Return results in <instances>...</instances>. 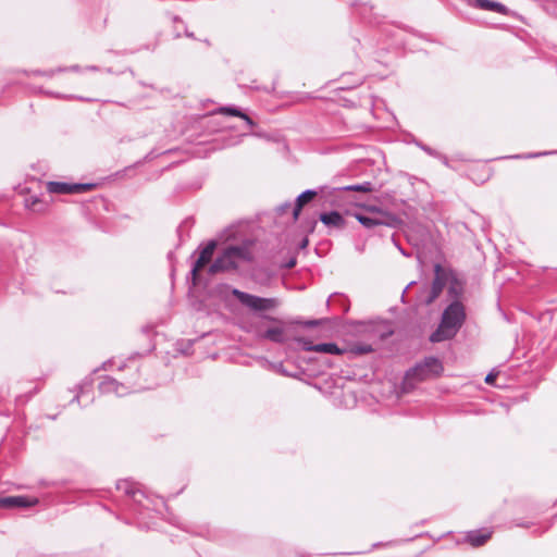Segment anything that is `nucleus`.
<instances>
[{
    "label": "nucleus",
    "instance_id": "1",
    "mask_svg": "<svg viewBox=\"0 0 557 557\" xmlns=\"http://www.w3.org/2000/svg\"><path fill=\"white\" fill-rule=\"evenodd\" d=\"M116 490L129 498V510L137 517L138 524L141 528H151L153 523L147 522L145 519L152 518V513L163 515L162 508L166 507L164 499L149 497L138 483L128 479L120 480L116 483Z\"/></svg>",
    "mask_w": 557,
    "mask_h": 557
},
{
    "label": "nucleus",
    "instance_id": "2",
    "mask_svg": "<svg viewBox=\"0 0 557 557\" xmlns=\"http://www.w3.org/2000/svg\"><path fill=\"white\" fill-rule=\"evenodd\" d=\"M466 318L465 308L459 301L451 302L443 312L442 320L430 336L433 343H440L453 338L461 327Z\"/></svg>",
    "mask_w": 557,
    "mask_h": 557
},
{
    "label": "nucleus",
    "instance_id": "3",
    "mask_svg": "<svg viewBox=\"0 0 557 557\" xmlns=\"http://www.w3.org/2000/svg\"><path fill=\"white\" fill-rule=\"evenodd\" d=\"M250 259V251L247 246H228L226 247L209 265L208 273L214 275L216 273L228 272L235 270L244 261Z\"/></svg>",
    "mask_w": 557,
    "mask_h": 557
},
{
    "label": "nucleus",
    "instance_id": "4",
    "mask_svg": "<svg viewBox=\"0 0 557 557\" xmlns=\"http://www.w3.org/2000/svg\"><path fill=\"white\" fill-rule=\"evenodd\" d=\"M442 372V362L437 358L428 357L422 362L410 369L407 372L406 377L407 380L414 379L417 381H424L438 376Z\"/></svg>",
    "mask_w": 557,
    "mask_h": 557
},
{
    "label": "nucleus",
    "instance_id": "5",
    "mask_svg": "<svg viewBox=\"0 0 557 557\" xmlns=\"http://www.w3.org/2000/svg\"><path fill=\"white\" fill-rule=\"evenodd\" d=\"M232 294L240 301L242 305L253 311H268L275 309L278 306V300L276 298H262L242 292L237 288H233Z\"/></svg>",
    "mask_w": 557,
    "mask_h": 557
},
{
    "label": "nucleus",
    "instance_id": "6",
    "mask_svg": "<svg viewBox=\"0 0 557 557\" xmlns=\"http://www.w3.org/2000/svg\"><path fill=\"white\" fill-rule=\"evenodd\" d=\"M368 214L357 213L355 218L367 228H372L379 225H391L394 216L386 211H383L376 207L368 208Z\"/></svg>",
    "mask_w": 557,
    "mask_h": 557
},
{
    "label": "nucleus",
    "instance_id": "7",
    "mask_svg": "<svg viewBox=\"0 0 557 557\" xmlns=\"http://www.w3.org/2000/svg\"><path fill=\"white\" fill-rule=\"evenodd\" d=\"M96 187L94 183H65V182H48L47 191L50 194L72 195L83 194Z\"/></svg>",
    "mask_w": 557,
    "mask_h": 557
},
{
    "label": "nucleus",
    "instance_id": "8",
    "mask_svg": "<svg viewBox=\"0 0 557 557\" xmlns=\"http://www.w3.org/2000/svg\"><path fill=\"white\" fill-rule=\"evenodd\" d=\"M98 388L101 394H115L120 397L138 391L134 385L127 386L111 376H104L99 383Z\"/></svg>",
    "mask_w": 557,
    "mask_h": 557
},
{
    "label": "nucleus",
    "instance_id": "9",
    "mask_svg": "<svg viewBox=\"0 0 557 557\" xmlns=\"http://www.w3.org/2000/svg\"><path fill=\"white\" fill-rule=\"evenodd\" d=\"M434 274L430 295L425 299L426 305L432 304L441 295L449 278V273L438 263L434 267Z\"/></svg>",
    "mask_w": 557,
    "mask_h": 557
},
{
    "label": "nucleus",
    "instance_id": "10",
    "mask_svg": "<svg viewBox=\"0 0 557 557\" xmlns=\"http://www.w3.org/2000/svg\"><path fill=\"white\" fill-rule=\"evenodd\" d=\"M214 250L215 242L212 240L200 251V255L191 269L195 284L200 280V272L202 269L211 261Z\"/></svg>",
    "mask_w": 557,
    "mask_h": 557
},
{
    "label": "nucleus",
    "instance_id": "11",
    "mask_svg": "<svg viewBox=\"0 0 557 557\" xmlns=\"http://www.w3.org/2000/svg\"><path fill=\"white\" fill-rule=\"evenodd\" d=\"M267 319L276 323V325L270 326L264 332L258 333V337L277 344L284 343L286 341V333L283 323L272 317H267Z\"/></svg>",
    "mask_w": 557,
    "mask_h": 557
},
{
    "label": "nucleus",
    "instance_id": "12",
    "mask_svg": "<svg viewBox=\"0 0 557 557\" xmlns=\"http://www.w3.org/2000/svg\"><path fill=\"white\" fill-rule=\"evenodd\" d=\"M38 504V499L26 496L0 497V508H27Z\"/></svg>",
    "mask_w": 557,
    "mask_h": 557
},
{
    "label": "nucleus",
    "instance_id": "13",
    "mask_svg": "<svg viewBox=\"0 0 557 557\" xmlns=\"http://www.w3.org/2000/svg\"><path fill=\"white\" fill-rule=\"evenodd\" d=\"M469 3L482 10L506 13V7L499 2L491 0H470Z\"/></svg>",
    "mask_w": 557,
    "mask_h": 557
},
{
    "label": "nucleus",
    "instance_id": "14",
    "mask_svg": "<svg viewBox=\"0 0 557 557\" xmlns=\"http://www.w3.org/2000/svg\"><path fill=\"white\" fill-rule=\"evenodd\" d=\"M320 220L323 224H325L327 226L336 227V228H341L345 224L344 218L337 211L322 213L320 215Z\"/></svg>",
    "mask_w": 557,
    "mask_h": 557
},
{
    "label": "nucleus",
    "instance_id": "15",
    "mask_svg": "<svg viewBox=\"0 0 557 557\" xmlns=\"http://www.w3.org/2000/svg\"><path fill=\"white\" fill-rule=\"evenodd\" d=\"M306 351H315L320 354H329V355H341L343 350L334 343H322L315 344L314 346L306 347Z\"/></svg>",
    "mask_w": 557,
    "mask_h": 557
},
{
    "label": "nucleus",
    "instance_id": "16",
    "mask_svg": "<svg viewBox=\"0 0 557 557\" xmlns=\"http://www.w3.org/2000/svg\"><path fill=\"white\" fill-rule=\"evenodd\" d=\"M317 195V193L314 190H311V189H308L304 193H301L297 199H296V205L293 209V220L296 221L299 216V213L301 211V208L307 203L309 202L314 196Z\"/></svg>",
    "mask_w": 557,
    "mask_h": 557
},
{
    "label": "nucleus",
    "instance_id": "17",
    "mask_svg": "<svg viewBox=\"0 0 557 557\" xmlns=\"http://www.w3.org/2000/svg\"><path fill=\"white\" fill-rule=\"evenodd\" d=\"M491 537V532L487 531H471L467 534L466 540L474 547L483 545Z\"/></svg>",
    "mask_w": 557,
    "mask_h": 557
},
{
    "label": "nucleus",
    "instance_id": "18",
    "mask_svg": "<svg viewBox=\"0 0 557 557\" xmlns=\"http://www.w3.org/2000/svg\"><path fill=\"white\" fill-rule=\"evenodd\" d=\"M218 113L223 114V115L238 116V117L243 119L249 127H253L255 126L253 121L247 114H245L244 112H242L237 108H234V107H221V108H219Z\"/></svg>",
    "mask_w": 557,
    "mask_h": 557
},
{
    "label": "nucleus",
    "instance_id": "19",
    "mask_svg": "<svg viewBox=\"0 0 557 557\" xmlns=\"http://www.w3.org/2000/svg\"><path fill=\"white\" fill-rule=\"evenodd\" d=\"M27 209L34 212H44L47 209V203L44 202L38 196H29L25 199Z\"/></svg>",
    "mask_w": 557,
    "mask_h": 557
},
{
    "label": "nucleus",
    "instance_id": "20",
    "mask_svg": "<svg viewBox=\"0 0 557 557\" xmlns=\"http://www.w3.org/2000/svg\"><path fill=\"white\" fill-rule=\"evenodd\" d=\"M342 190L371 193L373 190V184L370 182H364L362 184L348 185V186L343 187Z\"/></svg>",
    "mask_w": 557,
    "mask_h": 557
},
{
    "label": "nucleus",
    "instance_id": "21",
    "mask_svg": "<svg viewBox=\"0 0 557 557\" xmlns=\"http://www.w3.org/2000/svg\"><path fill=\"white\" fill-rule=\"evenodd\" d=\"M64 71H66V67H59L57 70H49V71H45V72H42V71H34L33 74L52 77L55 73L64 72Z\"/></svg>",
    "mask_w": 557,
    "mask_h": 557
},
{
    "label": "nucleus",
    "instance_id": "22",
    "mask_svg": "<svg viewBox=\"0 0 557 557\" xmlns=\"http://www.w3.org/2000/svg\"><path fill=\"white\" fill-rule=\"evenodd\" d=\"M354 351L357 354H368L372 351V347L370 345H359L355 346Z\"/></svg>",
    "mask_w": 557,
    "mask_h": 557
},
{
    "label": "nucleus",
    "instance_id": "23",
    "mask_svg": "<svg viewBox=\"0 0 557 557\" xmlns=\"http://www.w3.org/2000/svg\"><path fill=\"white\" fill-rule=\"evenodd\" d=\"M296 342L302 346L304 350H306L308 346H314L310 341L304 337L296 338Z\"/></svg>",
    "mask_w": 557,
    "mask_h": 557
},
{
    "label": "nucleus",
    "instance_id": "24",
    "mask_svg": "<svg viewBox=\"0 0 557 557\" xmlns=\"http://www.w3.org/2000/svg\"><path fill=\"white\" fill-rule=\"evenodd\" d=\"M170 278H171V287L174 288V264H170Z\"/></svg>",
    "mask_w": 557,
    "mask_h": 557
},
{
    "label": "nucleus",
    "instance_id": "25",
    "mask_svg": "<svg viewBox=\"0 0 557 557\" xmlns=\"http://www.w3.org/2000/svg\"><path fill=\"white\" fill-rule=\"evenodd\" d=\"M460 287H456L454 284L449 286V294L457 296L460 292Z\"/></svg>",
    "mask_w": 557,
    "mask_h": 557
},
{
    "label": "nucleus",
    "instance_id": "26",
    "mask_svg": "<svg viewBox=\"0 0 557 557\" xmlns=\"http://www.w3.org/2000/svg\"><path fill=\"white\" fill-rule=\"evenodd\" d=\"M495 379H496V374H494V373H488V374L486 375V377H485V382H486L487 384H493V383H494V381H495Z\"/></svg>",
    "mask_w": 557,
    "mask_h": 557
},
{
    "label": "nucleus",
    "instance_id": "27",
    "mask_svg": "<svg viewBox=\"0 0 557 557\" xmlns=\"http://www.w3.org/2000/svg\"><path fill=\"white\" fill-rule=\"evenodd\" d=\"M288 208H290L289 203L282 205L277 208L278 213H284Z\"/></svg>",
    "mask_w": 557,
    "mask_h": 557
},
{
    "label": "nucleus",
    "instance_id": "28",
    "mask_svg": "<svg viewBox=\"0 0 557 557\" xmlns=\"http://www.w3.org/2000/svg\"><path fill=\"white\" fill-rule=\"evenodd\" d=\"M545 154H547V153L546 152H539V153L527 154L524 157L525 158H535V157L545 156Z\"/></svg>",
    "mask_w": 557,
    "mask_h": 557
},
{
    "label": "nucleus",
    "instance_id": "29",
    "mask_svg": "<svg viewBox=\"0 0 557 557\" xmlns=\"http://www.w3.org/2000/svg\"><path fill=\"white\" fill-rule=\"evenodd\" d=\"M318 324V321H308L306 322L307 326H315Z\"/></svg>",
    "mask_w": 557,
    "mask_h": 557
},
{
    "label": "nucleus",
    "instance_id": "30",
    "mask_svg": "<svg viewBox=\"0 0 557 557\" xmlns=\"http://www.w3.org/2000/svg\"><path fill=\"white\" fill-rule=\"evenodd\" d=\"M67 70L78 72L81 70V67L78 65H73V66L69 67Z\"/></svg>",
    "mask_w": 557,
    "mask_h": 557
},
{
    "label": "nucleus",
    "instance_id": "31",
    "mask_svg": "<svg viewBox=\"0 0 557 557\" xmlns=\"http://www.w3.org/2000/svg\"><path fill=\"white\" fill-rule=\"evenodd\" d=\"M87 70L89 71H99V67L96 65L88 66Z\"/></svg>",
    "mask_w": 557,
    "mask_h": 557
},
{
    "label": "nucleus",
    "instance_id": "32",
    "mask_svg": "<svg viewBox=\"0 0 557 557\" xmlns=\"http://www.w3.org/2000/svg\"><path fill=\"white\" fill-rule=\"evenodd\" d=\"M140 356H141V355H140L139 352H136V354L132 355V356L128 358V360H133V359H135V358H137V357H140Z\"/></svg>",
    "mask_w": 557,
    "mask_h": 557
},
{
    "label": "nucleus",
    "instance_id": "33",
    "mask_svg": "<svg viewBox=\"0 0 557 557\" xmlns=\"http://www.w3.org/2000/svg\"><path fill=\"white\" fill-rule=\"evenodd\" d=\"M172 256H173V251H169V252H168V259H169L170 261H171V259H172Z\"/></svg>",
    "mask_w": 557,
    "mask_h": 557
},
{
    "label": "nucleus",
    "instance_id": "34",
    "mask_svg": "<svg viewBox=\"0 0 557 557\" xmlns=\"http://www.w3.org/2000/svg\"><path fill=\"white\" fill-rule=\"evenodd\" d=\"M125 367H126V363H125V362H123V363L119 367V370H123Z\"/></svg>",
    "mask_w": 557,
    "mask_h": 557
},
{
    "label": "nucleus",
    "instance_id": "35",
    "mask_svg": "<svg viewBox=\"0 0 557 557\" xmlns=\"http://www.w3.org/2000/svg\"><path fill=\"white\" fill-rule=\"evenodd\" d=\"M74 400H76V401H78V400H79V394H77V395L74 397L73 401H74Z\"/></svg>",
    "mask_w": 557,
    "mask_h": 557
},
{
    "label": "nucleus",
    "instance_id": "36",
    "mask_svg": "<svg viewBox=\"0 0 557 557\" xmlns=\"http://www.w3.org/2000/svg\"><path fill=\"white\" fill-rule=\"evenodd\" d=\"M103 369L107 370V362H103Z\"/></svg>",
    "mask_w": 557,
    "mask_h": 557
}]
</instances>
